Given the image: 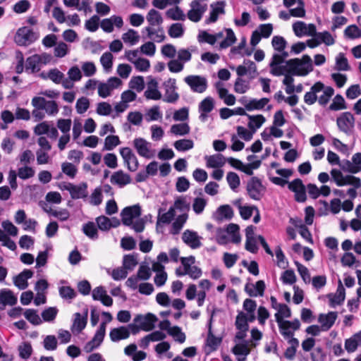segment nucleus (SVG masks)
<instances>
[{"label":"nucleus","mask_w":361,"mask_h":361,"mask_svg":"<svg viewBox=\"0 0 361 361\" xmlns=\"http://www.w3.org/2000/svg\"><path fill=\"white\" fill-rule=\"evenodd\" d=\"M39 36L38 32H35L32 29L24 26L17 30L14 41L18 46H27L38 39Z\"/></svg>","instance_id":"1"},{"label":"nucleus","mask_w":361,"mask_h":361,"mask_svg":"<svg viewBox=\"0 0 361 361\" xmlns=\"http://www.w3.org/2000/svg\"><path fill=\"white\" fill-rule=\"evenodd\" d=\"M355 118L349 111L343 112L336 119L337 126L340 131L350 135L355 126Z\"/></svg>","instance_id":"2"},{"label":"nucleus","mask_w":361,"mask_h":361,"mask_svg":"<svg viewBox=\"0 0 361 361\" xmlns=\"http://www.w3.org/2000/svg\"><path fill=\"white\" fill-rule=\"evenodd\" d=\"M265 189L262 180L257 176H252L246 185L249 197L254 200H260L263 195L262 192Z\"/></svg>","instance_id":"3"},{"label":"nucleus","mask_w":361,"mask_h":361,"mask_svg":"<svg viewBox=\"0 0 361 361\" xmlns=\"http://www.w3.org/2000/svg\"><path fill=\"white\" fill-rule=\"evenodd\" d=\"M324 297L329 298V305L331 307L334 308L336 305H342L345 299V289L343 287L341 281H338L336 293L335 294L330 293L325 295H320L319 299Z\"/></svg>","instance_id":"4"},{"label":"nucleus","mask_w":361,"mask_h":361,"mask_svg":"<svg viewBox=\"0 0 361 361\" xmlns=\"http://www.w3.org/2000/svg\"><path fill=\"white\" fill-rule=\"evenodd\" d=\"M184 81L194 92L202 93L207 88V79L201 75H188L184 78Z\"/></svg>","instance_id":"5"},{"label":"nucleus","mask_w":361,"mask_h":361,"mask_svg":"<svg viewBox=\"0 0 361 361\" xmlns=\"http://www.w3.org/2000/svg\"><path fill=\"white\" fill-rule=\"evenodd\" d=\"M158 321L157 317L153 313L148 312L145 315L137 314L133 322L139 323L142 327V331H150L155 327V323Z\"/></svg>","instance_id":"6"},{"label":"nucleus","mask_w":361,"mask_h":361,"mask_svg":"<svg viewBox=\"0 0 361 361\" xmlns=\"http://www.w3.org/2000/svg\"><path fill=\"white\" fill-rule=\"evenodd\" d=\"M120 154L130 171L133 172L137 170L139 167L138 159L130 147L121 148Z\"/></svg>","instance_id":"7"},{"label":"nucleus","mask_w":361,"mask_h":361,"mask_svg":"<svg viewBox=\"0 0 361 361\" xmlns=\"http://www.w3.org/2000/svg\"><path fill=\"white\" fill-rule=\"evenodd\" d=\"M163 86L166 91V98L164 99V101L168 103H175L179 99V94L176 91L178 88L176 80L170 78L163 83Z\"/></svg>","instance_id":"8"},{"label":"nucleus","mask_w":361,"mask_h":361,"mask_svg":"<svg viewBox=\"0 0 361 361\" xmlns=\"http://www.w3.org/2000/svg\"><path fill=\"white\" fill-rule=\"evenodd\" d=\"M133 146L137 154L144 158L151 159L154 156V151H150L151 143L148 142L142 137L135 138L133 140Z\"/></svg>","instance_id":"9"},{"label":"nucleus","mask_w":361,"mask_h":361,"mask_svg":"<svg viewBox=\"0 0 361 361\" xmlns=\"http://www.w3.org/2000/svg\"><path fill=\"white\" fill-rule=\"evenodd\" d=\"M226 2L219 1L210 5L211 11L209 18L205 19V24H211L217 21L219 14H225Z\"/></svg>","instance_id":"10"},{"label":"nucleus","mask_w":361,"mask_h":361,"mask_svg":"<svg viewBox=\"0 0 361 361\" xmlns=\"http://www.w3.org/2000/svg\"><path fill=\"white\" fill-rule=\"evenodd\" d=\"M114 25L118 28H121L123 25V20L121 16L113 15L109 18L103 19L100 23L103 31L107 33L113 32Z\"/></svg>","instance_id":"11"},{"label":"nucleus","mask_w":361,"mask_h":361,"mask_svg":"<svg viewBox=\"0 0 361 361\" xmlns=\"http://www.w3.org/2000/svg\"><path fill=\"white\" fill-rule=\"evenodd\" d=\"M158 162L156 161H151L146 166L145 170L139 171L135 176V181L142 183L147 180L149 176H154L157 174Z\"/></svg>","instance_id":"12"},{"label":"nucleus","mask_w":361,"mask_h":361,"mask_svg":"<svg viewBox=\"0 0 361 361\" xmlns=\"http://www.w3.org/2000/svg\"><path fill=\"white\" fill-rule=\"evenodd\" d=\"M214 313V311H213L207 324L208 334L207 338L206 339V344L210 348V352L216 350L222 342V337L215 336L212 330V323L213 320Z\"/></svg>","instance_id":"13"},{"label":"nucleus","mask_w":361,"mask_h":361,"mask_svg":"<svg viewBox=\"0 0 361 361\" xmlns=\"http://www.w3.org/2000/svg\"><path fill=\"white\" fill-rule=\"evenodd\" d=\"M197 233L189 229L185 230L182 235L183 241L192 249H196L201 247L202 243Z\"/></svg>","instance_id":"14"},{"label":"nucleus","mask_w":361,"mask_h":361,"mask_svg":"<svg viewBox=\"0 0 361 361\" xmlns=\"http://www.w3.org/2000/svg\"><path fill=\"white\" fill-rule=\"evenodd\" d=\"M338 317L337 312H329L327 314L321 313L318 317V322L322 324V331H328L334 324Z\"/></svg>","instance_id":"15"},{"label":"nucleus","mask_w":361,"mask_h":361,"mask_svg":"<svg viewBox=\"0 0 361 361\" xmlns=\"http://www.w3.org/2000/svg\"><path fill=\"white\" fill-rule=\"evenodd\" d=\"M278 54H274L272 56L271 61L269 63L271 67L270 73L275 76H280L284 75V70L286 69V66H280L283 63H286V61L281 58Z\"/></svg>","instance_id":"16"},{"label":"nucleus","mask_w":361,"mask_h":361,"mask_svg":"<svg viewBox=\"0 0 361 361\" xmlns=\"http://www.w3.org/2000/svg\"><path fill=\"white\" fill-rule=\"evenodd\" d=\"M165 211V209L160 207L158 210V216L157 221L156 225V231L157 232H159V226L160 223L169 224L171 222V221L174 219L176 216V212L174 207H171L169 211L166 213H163Z\"/></svg>","instance_id":"17"},{"label":"nucleus","mask_w":361,"mask_h":361,"mask_svg":"<svg viewBox=\"0 0 361 361\" xmlns=\"http://www.w3.org/2000/svg\"><path fill=\"white\" fill-rule=\"evenodd\" d=\"M33 271L30 269H25L22 272L13 278V283L20 290H25L28 286L27 279L33 276Z\"/></svg>","instance_id":"18"},{"label":"nucleus","mask_w":361,"mask_h":361,"mask_svg":"<svg viewBox=\"0 0 361 361\" xmlns=\"http://www.w3.org/2000/svg\"><path fill=\"white\" fill-rule=\"evenodd\" d=\"M17 301V297L13 291L7 288L0 290V310H4L6 305H15Z\"/></svg>","instance_id":"19"},{"label":"nucleus","mask_w":361,"mask_h":361,"mask_svg":"<svg viewBox=\"0 0 361 361\" xmlns=\"http://www.w3.org/2000/svg\"><path fill=\"white\" fill-rule=\"evenodd\" d=\"M286 69L284 70V73H290L296 76H305L302 71V68L300 67V59L298 58L291 59L286 61Z\"/></svg>","instance_id":"20"},{"label":"nucleus","mask_w":361,"mask_h":361,"mask_svg":"<svg viewBox=\"0 0 361 361\" xmlns=\"http://www.w3.org/2000/svg\"><path fill=\"white\" fill-rule=\"evenodd\" d=\"M204 159L206 160V165L208 168H221L226 161V158L220 153L216 154L211 156H205Z\"/></svg>","instance_id":"21"},{"label":"nucleus","mask_w":361,"mask_h":361,"mask_svg":"<svg viewBox=\"0 0 361 361\" xmlns=\"http://www.w3.org/2000/svg\"><path fill=\"white\" fill-rule=\"evenodd\" d=\"M70 188V195L72 199L85 198L87 196V183L86 182H82L78 185L73 184Z\"/></svg>","instance_id":"22"},{"label":"nucleus","mask_w":361,"mask_h":361,"mask_svg":"<svg viewBox=\"0 0 361 361\" xmlns=\"http://www.w3.org/2000/svg\"><path fill=\"white\" fill-rule=\"evenodd\" d=\"M130 332L128 329L124 326L118 328L112 329L109 333V336L113 342L126 339L130 336Z\"/></svg>","instance_id":"23"},{"label":"nucleus","mask_w":361,"mask_h":361,"mask_svg":"<svg viewBox=\"0 0 361 361\" xmlns=\"http://www.w3.org/2000/svg\"><path fill=\"white\" fill-rule=\"evenodd\" d=\"M131 178L129 174L125 173L122 170L115 172L111 178V182L113 184H117L121 187L129 184Z\"/></svg>","instance_id":"24"},{"label":"nucleus","mask_w":361,"mask_h":361,"mask_svg":"<svg viewBox=\"0 0 361 361\" xmlns=\"http://www.w3.org/2000/svg\"><path fill=\"white\" fill-rule=\"evenodd\" d=\"M269 102V99L267 97L262 98L259 100L252 99L247 104H245V109L249 111L260 110L262 109Z\"/></svg>","instance_id":"25"},{"label":"nucleus","mask_w":361,"mask_h":361,"mask_svg":"<svg viewBox=\"0 0 361 361\" xmlns=\"http://www.w3.org/2000/svg\"><path fill=\"white\" fill-rule=\"evenodd\" d=\"M247 117L250 120L247 123V126L250 130L255 129V133L266 121L265 117L262 114H258L256 116L247 115Z\"/></svg>","instance_id":"26"},{"label":"nucleus","mask_w":361,"mask_h":361,"mask_svg":"<svg viewBox=\"0 0 361 361\" xmlns=\"http://www.w3.org/2000/svg\"><path fill=\"white\" fill-rule=\"evenodd\" d=\"M146 18L151 26L160 25L163 23V18L161 13L154 8L149 11Z\"/></svg>","instance_id":"27"},{"label":"nucleus","mask_w":361,"mask_h":361,"mask_svg":"<svg viewBox=\"0 0 361 361\" xmlns=\"http://www.w3.org/2000/svg\"><path fill=\"white\" fill-rule=\"evenodd\" d=\"M137 255L138 254L135 252L125 255L123 258V267L127 271H132L138 263L137 260Z\"/></svg>","instance_id":"28"},{"label":"nucleus","mask_w":361,"mask_h":361,"mask_svg":"<svg viewBox=\"0 0 361 361\" xmlns=\"http://www.w3.org/2000/svg\"><path fill=\"white\" fill-rule=\"evenodd\" d=\"M166 16L173 20H185V15L183 10L178 6L169 8L166 12Z\"/></svg>","instance_id":"29"},{"label":"nucleus","mask_w":361,"mask_h":361,"mask_svg":"<svg viewBox=\"0 0 361 361\" xmlns=\"http://www.w3.org/2000/svg\"><path fill=\"white\" fill-rule=\"evenodd\" d=\"M188 217V216L185 213L178 216L176 221L172 224L170 233L173 235L178 234L186 222Z\"/></svg>","instance_id":"30"},{"label":"nucleus","mask_w":361,"mask_h":361,"mask_svg":"<svg viewBox=\"0 0 361 361\" xmlns=\"http://www.w3.org/2000/svg\"><path fill=\"white\" fill-rule=\"evenodd\" d=\"M293 185V184H288V188L295 193V200L297 202H305L307 200L306 186L302 185L301 186V189L297 190Z\"/></svg>","instance_id":"31"},{"label":"nucleus","mask_w":361,"mask_h":361,"mask_svg":"<svg viewBox=\"0 0 361 361\" xmlns=\"http://www.w3.org/2000/svg\"><path fill=\"white\" fill-rule=\"evenodd\" d=\"M82 231L85 235L92 240H97L99 238L97 228L92 221H88L83 225Z\"/></svg>","instance_id":"32"},{"label":"nucleus","mask_w":361,"mask_h":361,"mask_svg":"<svg viewBox=\"0 0 361 361\" xmlns=\"http://www.w3.org/2000/svg\"><path fill=\"white\" fill-rule=\"evenodd\" d=\"M106 334V322H102L90 341L98 347L104 341Z\"/></svg>","instance_id":"33"},{"label":"nucleus","mask_w":361,"mask_h":361,"mask_svg":"<svg viewBox=\"0 0 361 361\" xmlns=\"http://www.w3.org/2000/svg\"><path fill=\"white\" fill-rule=\"evenodd\" d=\"M225 31L226 32V37L221 41L219 44V47L221 49L231 46L237 39L235 33L231 28H225Z\"/></svg>","instance_id":"34"},{"label":"nucleus","mask_w":361,"mask_h":361,"mask_svg":"<svg viewBox=\"0 0 361 361\" xmlns=\"http://www.w3.org/2000/svg\"><path fill=\"white\" fill-rule=\"evenodd\" d=\"M75 319L71 326V331L74 332V329L76 328L77 332L80 333L86 326L87 321L86 318H82L80 312L74 314Z\"/></svg>","instance_id":"35"},{"label":"nucleus","mask_w":361,"mask_h":361,"mask_svg":"<svg viewBox=\"0 0 361 361\" xmlns=\"http://www.w3.org/2000/svg\"><path fill=\"white\" fill-rule=\"evenodd\" d=\"M173 146L178 152H185L193 148L194 142L190 139H181L176 140Z\"/></svg>","instance_id":"36"},{"label":"nucleus","mask_w":361,"mask_h":361,"mask_svg":"<svg viewBox=\"0 0 361 361\" xmlns=\"http://www.w3.org/2000/svg\"><path fill=\"white\" fill-rule=\"evenodd\" d=\"M42 61V58L38 54H34L27 58L26 59V70L31 69L32 73L37 72L39 68L37 64Z\"/></svg>","instance_id":"37"},{"label":"nucleus","mask_w":361,"mask_h":361,"mask_svg":"<svg viewBox=\"0 0 361 361\" xmlns=\"http://www.w3.org/2000/svg\"><path fill=\"white\" fill-rule=\"evenodd\" d=\"M336 69L340 71L350 70L348 59L343 53H339L336 57Z\"/></svg>","instance_id":"38"},{"label":"nucleus","mask_w":361,"mask_h":361,"mask_svg":"<svg viewBox=\"0 0 361 361\" xmlns=\"http://www.w3.org/2000/svg\"><path fill=\"white\" fill-rule=\"evenodd\" d=\"M190 128L187 123L174 124L171 128V133L176 135H185L190 133Z\"/></svg>","instance_id":"39"},{"label":"nucleus","mask_w":361,"mask_h":361,"mask_svg":"<svg viewBox=\"0 0 361 361\" xmlns=\"http://www.w3.org/2000/svg\"><path fill=\"white\" fill-rule=\"evenodd\" d=\"M231 352L235 355L246 357L250 353L248 348V341H244L242 343L236 344L232 348Z\"/></svg>","instance_id":"40"},{"label":"nucleus","mask_w":361,"mask_h":361,"mask_svg":"<svg viewBox=\"0 0 361 361\" xmlns=\"http://www.w3.org/2000/svg\"><path fill=\"white\" fill-rule=\"evenodd\" d=\"M347 105L343 97L341 94H336L334 99L333 103H331L329 107V110L331 111H339L341 109H345Z\"/></svg>","instance_id":"41"},{"label":"nucleus","mask_w":361,"mask_h":361,"mask_svg":"<svg viewBox=\"0 0 361 361\" xmlns=\"http://www.w3.org/2000/svg\"><path fill=\"white\" fill-rule=\"evenodd\" d=\"M122 39L125 42H128L131 45L137 44L140 39V36L137 31L133 29H129L126 32L122 35Z\"/></svg>","instance_id":"42"},{"label":"nucleus","mask_w":361,"mask_h":361,"mask_svg":"<svg viewBox=\"0 0 361 361\" xmlns=\"http://www.w3.org/2000/svg\"><path fill=\"white\" fill-rule=\"evenodd\" d=\"M169 35L172 38H178L183 35L184 27L182 23H173L168 30Z\"/></svg>","instance_id":"43"},{"label":"nucleus","mask_w":361,"mask_h":361,"mask_svg":"<svg viewBox=\"0 0 361 361\" xmlns=\"http://www.w3.org/2000/svg\"><path fill=\"white\" fill-rule=\"evenodd\" d=\"M199 111L211 112L214 108V100L211 97H207L199 104Z\"/></svg>","instance_id":"44"},{"label":"nucleus","mask_w":361,"mask_h":361,"mask_svg":"<svg viewBox=\"0 0 361 361\" xmlns=\"http://www.w3.org/2000/svg\"><path fill=\"white\" fill-rule=\"evenodd\" d=\"M24 316L33 325H39L42 323V320L37 314V310L35 309L26 310Z\"/></svg>","instance_id":"45"},{"label":"nucleus","mask_w":361,"mask_h":361,"mask_svg":"<svg viewBox=\"0 0 361 361\" xmlns=\"http://www.w3.org/2000/svg\"><path fill=\"white\" fill-rule=\"evenodd\" d=\"M277 317L278 319L281 320V322H285L286 320H283V317L289 318L291 317L290 308L286 304L279 303V312L275 314V318L276 322Z\"/></svg>","instance_id":"46"},{"label":"nucleus","mask_w":361,"mask_h":361,"mask_svg":"<svg viewBox=\"0 0 361 361\" xmlns=\"http://www.w3.org/2000/svg\"><path fill=\"white\" fill-rule=\"evenodd\" d=\"M121 143L118 136L108 135L104 140L103 150L111 151Z\"/></svg>","instance_id":"47"},{"label":"nucleus","mask_w":361,"mask_h":361,"mask_svg":"<svg viewBox=\"0 0 361 361\" xmlns=\"http://www.w3.org/2000/svg\"><path fill=\"white\" fill-rule=\"evenodd\" d=\"M217 212L221 216V217H218L217 219L220 220H222L223 219H231L233 216V210L228 204L221 205L217 209Z\"/></svg>","instance_id":"48"},{"label":"nucleus","mask_w":361,"mask_h":361,"mask_svg":"<svg viewBox=\"0 0 361 361\" xmlns=\"http://www.w3.org/2000/svg\"><path fill=\"white\" fill-rule=\"evenodd\" d=\"M300 67L302 68L305 76L313 71L312 61L309 55L304 54L302 56L300 59Z\"/></svg>","instance_id":"49"},{"label":"nucleus","mask_w":361,"mask_h":361,"mask_svg":"<svg viewBox=\"0 0 361 361\" xmlns=\"http://www.w3.org/2000/svg\"><path fill=\"white\" fill-rule=\"evenodd\" d=\"M344 35L350 39L361 37V30L355 25L348 26L344 30Z\"/></svg>","instance_id":"50"},{"label":"nucleus","mask_w":361,"mask_h":361,"mask_svg":"<svg viewBox=\"0 0 361 361\" xmlns=\"http://www.w3.org/2000/svg\"><path fill=\"white\" fill-rule=\"evenodd\" d=\"M59 310L56 307L46 308L42 312V317L44 322H52L56 317Z\"/></svg>","instance_id":"51"},{"label":"nucleus","mask_w":361,"mask_h":361,"mask_svg":"<svg viewBox=\"0 0 361 361\" xmlns=\"http://www.w3.org/2000/svg\"><path fill=\"white\" fill-rule=\"evenodd\" d=\"M59 292L60 296L63 299L72 300L76 296L75 290L69 286H63L59 287Z\"/></svg>","instance_id":"52"},{"label":"nucleus","mask_w":361,"mask_h":361,"mask_svg":"<svg viewBox=\"0 0 361 361\" xmlns=\"http://www.w3.org/2000/svg\"><path fill=\"white\" fill-rule=\"evenodd\" d=\"M280 279L284 284L293 285L295 283L297 278L293 269H287L282 273Z\"/></svg>","instance_id":"53"},{"label":"nucleus","mask_w":361,"mask_h":361,"mask_svg":"<svg viewBox=\"0 0 361 361\" xmlns=\"http://www.w3.org/2000/svg\"><path fill=\"white\" fill-rule=\"evenodd\" d=\"M129 87L131 89H135L138 92L143 90L145 82L142 76H133L129 82Z\"/></svg>","instance_id":"54"},{"label":"nucleus","mask_w":361,"mask_h":361,"mask_svg":"<svg viewBox=\"0 0 361 361\" xmlns=\"http://www.w3.org/2000/svg\"><path fill=\"white\" fill-rule=\"evenodd\" d=\"M99 17L97 15L92 16L89 20H87L85 24V27L90 32H95L98 30L99 26Z\"/></svg>","instance_id":"55"},{"label":"nucleus","mask_w":361,"mask_h":361,"mask_svg":"<svg viewBox=\"0 0 361 361\" xmlns=\"http://www.w3.org/2000/svg\"><path fill=\"white\" fill-rule=\"evenodd\" d=\"M168 334L173 337H176V341L180 343H183L185 341V334L178 326H173L171 329H169Z\"/></svg>","instance_id":"56"},{"label":"nucleus","mask_w":361,"mask_h":361,"mask_svg":"<svg viewBox=\"0 0 361 361\" xmlns=\"http://www.w3.org/2000/svg\"><path fill=\"white\" fill-rule=\"evenodd\" d=\"M271 44L274 49L277 51H281L285 49L287 42L282 36H274L271 39Z\"/></svg>","instance_id":"57"},{"label":"nucleus","mask_w":361,"mask_h":361,"mask_svg":"<svg viewBox=\"0 0 361 361\" xmlns=\"http://www.w3.org/2000/svg\"><path fill=\"white\" fill-rule=\"evenodd\" d=\"M19 356L22 359L29 358L32 353V348L29 342H23V345L18 346Z\"/></svg>","instance_id":"58"},{"label":"nucleus","mask_w":361,"mask_h":361,"mask_svg":"<svg viewBox=\"0 0 361 361\" xmlns=\"http://www.w3.org/2000/svg\"><path fill=\"white\" fill-rule=\"evenodd\" d=\"M90 107V101L85 97H82L77 100L75 109L78 114L85 113Z\"/></svg>","instance_id":"59"},{"label":"nucleus","mask_w":361,"mask_h":361,"mask_svg":"<svg viewBox=\"0 0 361 361\" xmlns=\"http://www.w3.org/2000/svg\"><path fill=\"white\" fill-rule=\"evenodd\" d=\"M226 180L230 188L233 190L240 184V180L238 175L233 171H230L227 173Z\"/></svg>","instance_id":"60"},{"label":"nucleus","mask_w":361,"mask_h":361,"mask_svg":"<svg viewBox=\"0 0 361 361\" xmlns=\"http://www.w3.org/2000/svg\"><path fill=\"white\" fill-rule=\"evenodd\" d=\"M31 4L28 0H20L13 6V11L16 13L26 12L30 8Z\"/></svg>","instance_id":"61"},{"label":"nucleus","mask_w":361,"mask_h":361,"mask_svg":"<svg viewBox=\"0 0 361 361\" xmlns=\"http://www.w3.org/2000/svg\"><path fill=\"white\" fill-rule=\"evenodd\" d=\"M235 326L236 329H249L250 326L245 318V313L242 311H238L235 318Z\"/></svg>","instance_id":"62"},{"label":"nucleus","mask_w":361,"mask_h":361,"mask_svg":"<svg viewBox=\"0 0 361 361\" xmlns=\"http://www.w3.org/2000/svg\"><path fill=\"white\" fill-rule=\"evenodd\" d=\"M96 223L97 224V228L101 231H106L111 228L110 219L104 215L97 217Z\"/></svg>","instance_id":"63"},{"label":"nucleus","mask_w":361,"mask_h":361,"mask_svg":"<svg viewBox=\"0 0 361 361\" xmlns=\"http://www.w3.org/2000/svg\"><path fill=\"white\" fill-rule=\"evenodd\" d=\"M61 169L63 173L72 178L76 176L78 171L76 166L69 162L63 163L61 165Z\"/></svg>","instance_id":"64"}]
</instances>
